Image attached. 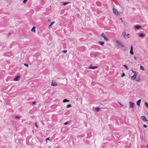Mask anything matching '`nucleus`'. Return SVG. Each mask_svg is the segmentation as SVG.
Instances as JSON below:
<instances>
[{
    "mask_svg": "<svg viewBox=\"0 0 148 148\" xmlns=\"http://www.w3.org/2000/svg\"><path fill=\"white\" fill-rule=\"evenodd\" d=\"M141 26L139 25H136L134 27L136 29H139L141 28Z\"/></svg>",
    "mask_w": 148,
    "mask_h": 148,
    "instance_id": "9d476101",
    "label": "nucleus"
},
{
    "mask_svg": "<svg viewBox=\"0 0 148 148\" xmlns=\"http://www.w3.org/2000/svg\"><path fill=\"white\" fill-rule=\"evenodd\" d=\"M69 123V122H66L65 123H64V125H67Z\"/></svg>",
    "mask_w": 148,
    "mask_h": 148,
    "instance_id": "7c9ffc66",
    "label": "nucleus"
},
{
    "mask_svg": "<svg viewBox=\"0 0 148 148\" xmlns=\"http://www.w3.org/2000/svg\"><path fill=\"white\" fill-rule=\"evenodd\" d=\"M36 27L35 26H34L33 28L31 29V31L32 32H35L36 30H35Z\"/></svg>",
    "mask_w": 148,
    "mask_h": 148,
    "instance_id": "4468645a",
    "label": "nucleus"
},
{
    "mask_svg": "<svg viewBox=\"0 0 148 148\" xmlns=\"http://www.w3.org/2000/svg\"><path fill=\"white\" fill-rule=\"evenodd\" d=\"M112 10L113 12L116 15H118L119 14L118 12L114 8H113Z\"/></svg>",
    "mask_w": 148,
    "mask_h": 148,
    "instance_id": "423d86ee",
    "label": "nucleus"
},
{
    "mask_svg": "<svg viewBox=\"0 0 148 148\" xmlns=\"http://www.w3.org/2000/svg\"><path fill=\"white\" fill-rule=\"evenodd\" d=\"M130 53L132 55H133L134 53H133V50H130Z\"/></svg>",
    "mask_w": 148,
    "mask_h": 148,
    "instance_id": "412c9836",
    "label": "nucleus"
},
{
    "mask_svg": "<svg viewBox=\"0 0 148 148\" xmlns=\"http://www.w3.org/2000/svg\"><path fill=\"white\" fill-rule=\"evenodd\" d=\"M122 35L126 39V33L125 32H124L122 33Z\"/></svg>",
    "mask_w": 148,
    "mask_h": 148,
    "instance_id": "f3484780",
    "label": "nucleus"
},
{
    "mask_svg": "<svg viewBox=\"0 0 148 148\" xmlns=\"http://www.w3.org/2000/svg\"><path fill=\"white\" fill-rule=\"evenodd\" d=\"M145 106H146L148 108V103L146 102H145Z\"/></svg>",
    "mask_w": 148,
    "mask_h": 148,
    "instance_id": "5701e85b",
    "label": "nucleus"
},
{
    "mask_svg": "<svg viewBox=\"0 0 148 148\" xmlns=\"http://www.w3.org/2000/svg\"><path fill=\"white\" fill-rule=\"evenodd\" d=\"M132 72L134 74H137L138 73L137 72H136L135 71H134L133 70L132 71Z\"/></svg>",
    "mask_w": 148,
    "mask_h": 148,
    "instance_id": "393cba45",
    "label": "nucleus"
},
{
    "mask_svg": "<svg viewBox=\"0 0 148 148\" xmlns=\"http://www.w3.org/2000/svg\"><path fill=\"white\" fill-rule=\"evenodd\" d=\"M69 101L67 100V99H64L63 101V102H64V103H65V102H67V101Z\"/></svg>",
    "mask_w": 148,
    "mask_h": 148,
    "instance_id": "b1692460",
    "label": "nucleus"
},
{
    "mask_svg": "<svg viewBox=\"0 0 148 148\" xmlns=\"http://www.w3.org/2000/svg\"><path fill=\"white\" fill-rule=\"evenodd\" d=\"M130 49L131 50H133V46L132 45Z\"/></svg>",
    "mask_w": 148,
    "mask_h": 148,
    "instance_id": "c9c22d12",
    "label": "nucleus"
},
{
    "mask_svg": "<svg viewBox=\"0 0 148 148\" xmlns=\"http://www.w3.org/2000/svg\"><path fill=\"white\" fill-rule=\"evenodd\" d=\"M123 66L126 69V70H128V66L126 65H123Z\"/></svg>",
    "mask_w": 148,
    "mask_h": 148,
    "instance_id": "a211bd4d",
    "label": "nucleus"
},
{
    "mask_svg": "<svg viewBox=\"0 0 148 148\" xmlns=\"http://www.w3.org/2000/svg\"><path fill=\"white\" fill-rule=\"evenodd\" d=\"M99 43L100 45H101L102 46H103L104 44V42L101 41H99Z\"/></svg>",
    "mask_w": 148,
    "mask_h": 148,
    "instance_id": "2eb2a0df",
    "label": "nucleus"
},
{
    "mask_svg": "<svg viewBox=\"0 0 148 148\" xmlns=\"http://www.w3.org/2000/svg\"><path fill=\"white\" fill-rule=\"evenodd\" d=\"M10 34H11V33H10V32H9V33L8 34V35H10Z\"/></svg>",
    "mask_w": 148,
    "mask_h": 148,
    "instance_id": "a19ab883",
    "label": "nucleus"
},
{
    "mask_svg": "<svg viewBox=\"0 0 148 148\" xmlns=\"http://www.w3.org/2000/svg\"><path fill=\"white\" fill-rule=\"evenodd\" d=\"M118 103H119L121 107H122L123 106V105L121 104L120 102H118Z\"/></svg>",
    "mask_w": 148,
    "mask_h": 148,
    "instance_id": "bb28decb",
    "label": "nucleus"
},
{
    "mask_svg": "<svg viewBox=\"0 0 148 148\" xmlns=\"http://www.w3.org/2000/svg\"><path fill=\"white\" fill-rule=\"evenodd\" d=\"M139 36L140 37H144L145 36V35L143 33H140L139 34Z\"/></svg>",
    "mask_w": 148,
    "mask_h": 148,
    "instance_id": "f8f14e48",
    "label": "nucleus"
},
{
    "mask_svg": "<svg viewBox=\"0 0 148 148\" xmlns=\"http://www.w3.org/2000/svg\"><path fill=\"white\" fill-rule=\"evenodd\" d=\"M95 110L97 112H99V111L100 108L99 107H98L95 108Z\"/></svg>",
    "mask_w": 148,
    "mask_h": 148,
    "instance_id": "6ab92c4d",
    "label": "nucleus"
},
{
    "mask_svg": "<svg viewBox=\"0 0 148 148\" xmlns=\"http://www.w3.org/2000/svg\"><path fill=\"white\" fill-rule=\"evenodd\" d=\"M147 147L148 148V144L147 145Z\"/></svg>",
    "mask_w": 148,
    "mask_h": 148,
    "instance_id": "37998d69",
    "label": "nucleus"
},
{
    "mask_svg": "<svg viewBox=\"0 0 148 148\" xmlns=\"http://www.w3.org/2000/svg\"><path fill=\"white\" fill-rule=\"evenodd\" d=\"M98 67L97 66H92V64H91L89 66V69H95L98 68Z\"/></svg>",
    "mask_w": 148,
    "mask_h": 148,
    "instance_id": "39448f33",
    "label": "nucleus"
},
{
    "mask_svg": "<svg viewBox=\"0 0 148 148\" xmlns=\"http://www.w3.org/2000/svg\"><path fill=\"white\" fill-rule=\"evenodd\" d=\"M140 69L143 71L145 70V68L144 67L142 66H140Z\"/></svg>",
    "mask_w": 148,
    "mask_h": 148,
    "instance_id": "aec40b11",
    "label": "nucleus"
},
{
    "mask_svg": "<svg viewBox=\"0 0 148 148\" xmlns=\"http://www.w3.org/2000/svg\"><path fill=\"white\" fill-rule=\"evenodd\" d=\"M47 21H48L49 22V21H50V20L48 19Z\"/></svg>",
    "mask_w": 148,
    "mask_h": 148,
    "instance_id": "79ce46f5",
    "label": "nucleus"
},
{
    "mask_svg": "<svg viewBox=\"0 0 148 148\" xmlns=\"http://www.w3.org/2000/svg\"><path fill=\"white\" fill-rule=\"evenodd\" d=\"M136 81L138 82H140V78H137V79L136 80Z\"/></svg>",
    "mask_w": 148,
    "mask_h": 148,
    "instance_id": "a878e982",
    "label": "nucleus"
},
{
    "mask_svg": "<svg viewBox=\"0 0 148 148\" xmlns=\"http://www.w3.org/2000/svg\"><path fill=\"white\" fill-rule=\"evenodd\" d=\"M32 103L33 105H35L36 103V101H33L32 102Z\"/></svg>",
    "mask_w": 148,
    "mask_h": 148,
    "instance_id": "e433bc0d",
    "label": "nucleus"
},
{
    "mask_svg": "<svg viewBox=\"0 0 148 148\" xmlns=\"http://www.w3.org/2000/svg\"><path fill=\"white\" fill-rule=\"evenodd\" d=\"M129 103L130 104V108H134L135 105L134 103L130 101L129 102Z\"/></svg>",
    "mask_w": 148,
    "mask_h": 148,
    "instance_id": "7ed1b4c3",
    "label": "nucleus"
},
{
    "mask_svg": "<svg viewBox=\"0 0 148 148\" xmlns=\"http://www.w3.org/2000/svg\"><path fill=\"white\" fill-rule=\"evenodd\" d=\"M143 127L145 128H147V126L145 125V124H144L143 125Z\"/></svg>",
    "mask_w": 148,
    "mask_h": 148,
    "instance_id": "473e14b6",
    "label": "nucleus"
},
{
    "mask_svg": "<svg viewBox=\"0 0 148 148\" xmlns=\"http://www.w3.org/2000/svg\"><path fill=\"white\" fill-rule=\"evenodd\" d=\"M125 75V73H123L121 75V77H123Z\"/></svg>",
    "mask_w": 148,
    "mask_h": 148,
    "instance_id": "c756f323",
    "label": "nucleus"
},
{
    "mask_svg": "<svg viewBox=\"0 0 148 148\" xmlns=\"http://www.w3.org/2000/svg\"><path fill=\"white\" fill-rule=\"evenodd\" d=\"M35 126L37 127V128H38L39 126L38 125H37V123H35Z\"/></svg>",
    "mask_w": 148,
    "mask_h": 148,
    "instance_id": "cd10ccee",
    "label": "nucleus"
},
{
    "mask_svg": "<svg viewBox=\"0 0 148 148\" xmlns=\"http://www.w3.org/2000/svg\"><path fill=\"white\" fill-rule=\"evenodd\" d=\"M141 99H140L138 100L136 102V104L139 107L140 106V103L141 102Z\"/></svg>",
    "mask_w": 148,
    "mask_h": 148,
    "instance_id": "6e6552de",
    "label": "nucleus"
},
{
    "mask_svg": "<svg viewBox=\"0 0 148 148\" xmlns=\"http://www.w3.org/2000/svg\"><path fill=\"white\" fill-rule=\"evenodd\" d=\"M47 140H49V137L48 138L46 139V140L47 142Z\"/></svg>",
    "mask_w": 148,
    "mask_h": 148,
    "instance_id": "4c0bfd02",
    "label": "nucleus"
},
{
    "mask_svg": "<svg viewBox=\"0 0 148 148\" xmlns=\"http://www.w3.org/2000/svg\"><path fill=\"white\" fill-rule=\"evenodd\" d=\"M51 85L52 86H54L57 85V84L56 82H52L51 84Z\"/></svg>",
    "mask_w": 148,
    "mask_h": 148,
    "instance_id": "ddd939ff",
    "label": "nucleus"
},
{
    "mask_svg": "<svg viewBox=\"0 0 148 148\" xmlns=\"http://www.w3.org/2000/svg\"><path fill=\"white\" fill-rule=\"evenodd\" d=\"M55 22H52L49 25L48 28L49 29L51 28H52V25L55 23Z\"/></svg>",
    "mask_w": 148,
    "mask_h": 148,
    "instance_id": "9b49d317",
    "label": "nucleus"
},
{
    "mask_svg": "<svg viewBox=\"0 0 148 148\" xmlns=\"http://www.w3.org/2000/svg\"><path fill=\"white\" fill-rule=\"evenodd\" d=\"M141 118L142 120L145 121H147V119L146 118L145 116H141Z\"/></svg>",
    "mask_w": 148,
    "mask_h": 148,
    "instance_id": "0eeeda50",
    "label": "nucleus"
},
{
    "mask_svg": "<svg viewBox=\"0 0 148 148\" xmlns=\"http://www.w3.org/2000/svg\"><path fill=\"white\" fill-rule=\"evenodd\" d=\"M15 117L16 119H19L20 118V116H15Z\"/></svg>",
    "mask_w": 148,
    "mask_h": 148,
    "instance_id": "f704fd0d",
    "label": "nucleus"
},
{
    "mask_svg": "<svg viewBox=\"0 0 148 148\" xmlns=\"http://www.w3.org/2000/svg\"><path fill=\"white\" fill-rule=\"evenodd\" d=\"M24 65L25 66H27V67H28V66H29L27 64H26V63H24Z\"/></svg>",
    "mask_w": 148,
    "mask_h": 148,
    "instance_id": "2f4dec72",
    "label": "nucleus"
},
{
    "mask_svg": "<svg viewBox=\"0 0 148 148\" xmlns=\"http://www.w3.org/2000/svg\"><path fill=\"white\" fill-rule=\"evenodd\" d=\"M134 59L135 60H136L137 59V58L135 56L134 57Z\"/></svg>",
    "mask_w": 148,
    "mask_h": 148,
    "instance_id": "ea45409f",
    "label": "nucleus"
},
{
    "mask_svg": "<svg viewBox=\"0 0 148 148\" xmlns=\"http://www.w3.org/2000/svg\"><path fill=\"white\" fill-rule=\"evenodd\" d=\"M126 36H127V37H128V38H129V37L130 36V34H127V35H126Z\"/></svg>",
    "mask_w": 148,
    "mask_h": 148,
    "instance_id": "58836bf2",
    "label": "nucleus"
},
{
    "mask_svg": "<svg viewBox=\"0 0 148 148\" xmlns=\"http://www.w3.org/2000/svg\"><path fill=\"white\" fill-rule=\"evenodd\" d=\"M101 36L107 41H109L108 38L105 36L104 33H102L101 34Z\"/></svg>",
    "mask_w": 148,
    "mask_h": 148,
    "instance_id": "f257e3e1",
    "label": "nucleus"
},
{
    "mask_svg": "<svg viewBox=\"0 0 148 148\" xmlns=\"http://www.w3.org/2000/svg\"><path fill=\"white\" fill-rule=\"evenodd\" d=\"M28 0H23V3H26L27 1Z\"/></svg>",
    "mask_w": 148,
    "mask_h": 148,
    "instance_id": "72a5a7b5",
    "label": "nucleus"
},
{
    "mask_svg": "<svg viewBox=\"0 0 148 148\" xmlns=\"http://www.w3.org/2000/svg\"><path fill=\"white\" fill-rule=\"evenodd\" d=\"M115 42L118 44L119 45L121 46L122 47H124V45L122 42H121L119 41L118 40H116Z\"/></svg>",
    "mask_w": 148,
    "mask_h": 148,
    "instance_id": "f03ea898",
    "label": "nucleus"
},
{
    "mask_svg": "<svg viewBox=\"0 0 148 148\" xmlns=\"http://www.w3.org/2000/svg\"><path fill=\"white\" fill-rule=\"evenodd\" d=\"M69 3H70V2H63L62 3V4L64 5H67V4H69Z\"/></svg>",
    "mask_w": 148,
    "mask_h": 148,
    "instance_id": "dca6fc26",
    "label": "nucleus"
},
{
    "mask_svg": "<svg viewBox=\"0 0 148 148\" xmlns=\"http://www.w3.org/2000/svg\"><path fill=\"white\" fill-rule=\"evenodd\" d=\"M67 52V50H64L62 51V52L64 53H66Z\"/></svg>",
    "mask_w": 148,
    "mask_h": 148,
    "instance_id": "c85d7f7f",
    "label": "nucleus"
},
{
    "mask_svg": "<svg viewBox=\"0 0 148 148\" xmlns=\"http://www.w3.org/2000/svg\"><path fill=\"white\" fill-rule=\"evenodd\" d=\"M136 74H134L131 77V78L132 80H135L136 79Z\"/></svg>",
    "mask_w": 148,
    "mask_h": 148,
    "instance_id": "1a4fd4ad",
    "label": "nucleus"
},
{
    "mask_svg": "<svg viewBox=\"0 0 148 148\" xmlns=\"http://www.w3.org/2000/svg\"><path fill=\"white\" fill-rule=\"evenodd\" d=\"M20 76L19 75H17L14 79V80L16 81H18L19 80Z\"/></svg>",
    "mask_w": 148,
    "mask_h": 148,
    "instance_id": "20e7f679",
    "label": "nucleus"
},
{
    "mask_svg": "<svg viewBox=\"0 0 148 148\" xmlns=\"http://www.w3.org/2000/svg\"><path fill=\"white\" fill-rule=\"evenodd\" d=\"M71 104H69L67 105L66 106V108H69L71 107Z\"/></svg>",
    "mask_w": 148,
    "mask_h": 148,
    "instance_id": "4be33fe9",
    "label": "nucleus"
}]
</instances>
